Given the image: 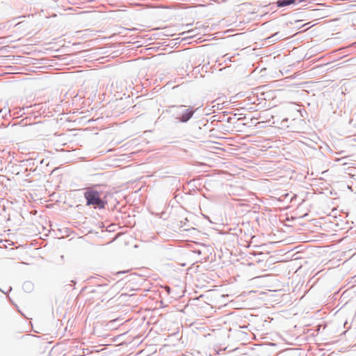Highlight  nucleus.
Instances as JSON below:
<instances>
[{
  "label": "nucleus",
  "mask_w": 356,
  "mask_h": 356,
  "mask_svg": "<svg viewBox=\"0 0 356 356\" xmlns=\"http://www.w3.org/2000/svg\"><path fill=\"white\" fill-rule=\"evenodd\" d=\"M84 197L87 200V205H92L95 208H104V202L100 197V194L97 191L93 189H88L85 193Z\"/></svg>",
  "instance_id": "1"
},
{
  "label": "nucleus",
  "mask_w": 356,
  "mask_h": 356,
  "mask_svg": "<svg viewBox=\"0 0 356 356\" xmlns=\"http://www.w3.org/2000/svg\"><path fill=\"white\" fill-rule=\"evenodd\" d=\"M296 2L295 0H278L277 2V5L278 7H284L291 4H293Z\"/></svg>",
  "instance_id": "3"
},
{
  "label": "nucleus",
  "mask_w": 356,
  "mask_h": 356,
  "mask_svg": "<svg viewBox=\"0 0 356 356\" xmlns=\"http://www.w3.org/2000/svg\"><path fill=\"white\" fill-rule=\"evenodd\" d=\"M193 111L191 109H186L181 118V122H187L193 115Z\"/></svg>",
  "instance_id": "2"
}]
</instances>
